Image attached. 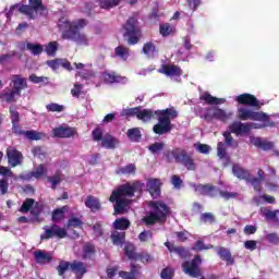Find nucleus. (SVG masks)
<instances>
[{
  "mask_svg": "<svg viewBox=\"0 0 279 279\" xmlns=\"http://www.w3.org/2000/svg\"><path fill=\"white\" fill-rule=\"evenodd\" d=\"M142 190L143 185L138 181L121 184L113 190L109 197V202L114 204V215H125L128 208H130V205L132 204V199L130 198L134 197V194Z\"/></svg>",
  "mask_w": 279,
  "mask_h": 279,
  "instance_id": "obj_1",
  "label": "nucleus"
},
{
  "mask_svg": "<svg viewBox=\"0 0 279 279\" xmlns=\"http://www.w3.org/2000/svg\"><path fill=\"white\" fill-rule=\"evenodd\" d=\"M149 208L151 210L142 219L145 226H156V223L165 226L171 215V207L162 201H153L149 203Z\"/></svg>",
  "mask_w": 279,
  "mask_h": 279,
  "instance_id": "obj_2",
  "label": "nucleus"
},
{
  "mask_svg": "<svg viewBox=\"0 0 279 279\" xmlns=\"http://www.w3.org/2000/svg\"><path fill=\"white\" fill-rule=\"evenodd\" d=\"M27 88H29L27 78L21 74H14L11 76L10 87H7L0 94V99L4 104H16V97H21V93Z\"/></svg>",
  "mask_w": 279,
  "mask_h": 279,
  "instance_id": "obj_3",
  "label": "nucleus"
},
{
  "mask_svg": "<svg viewBox=\"0 0 279 279\" xmlns=\"http://www.w3.org/2000/svg\"><path fill=\"white\" fill-rule=\"evenodd\" d=\"M163 159L168 163H171L174 160L177 165H181L186 168L187 171H197V163L186 149L177 147L174 149L165 150Z\"/></svg>",
  "mask_w": 279,
  "mask_h": 279,
  "instance_id": "obj_4",
  "label": "nucleus"
},
{
  "mask_svg": "<svg viewBox=\"0 0 279 279\" xmlns=\"http://www.w3.org/2000/svg\"><path fill=\"white\" fill-rule=\"evenodd\" d=\"M158 123L153 126V132L162 136L173 130L171 121L178 119V110L174 107L155 111Z\"/></svg>",
  "mask_w": 279,
  "mask_h": 279,
  "instance_id": "obj_5",
  "label": "nucleus"
},
{
  "mask_svg": "<svg viewBox=\"0 0 279 279\" xmlns=\"http://www.w3.org/2000/svg\"><path fill=\"white\" fill-rule=\"evenodd\" d=\"M88 25L85 19L77 20L76 22H65L66 31L63 32L62 38L64 40H73L76 45H88V38L85 34L80 33V29H84Z\"/></svg>",
  "mask_w": 279,
  "mask_h": 279,
  "instance_id": "obj_6",
  "label": "nucleus"
},
{
  "mask_svg": "<svg viewBox=\"0 0 279 279\" xmlns=\"http://www.w3.org/2000/svg\"><path fill=\"white\" fill-rule=\"evenodd\" d=\"M236 117L240 121H259L263 123L257 128H276V122L271 121L269 114L264 111H255L246 107H240L238 108Z\"/></svg>",
  "mask_w": 279,
  "mask_h": 279,
  "instance_id": "obj_7",
  "label": "nucleus"
},
{
  "mask_svg": "<svg viewBox=\"0 0 279 279\" xmlns=\"http://www.w3.org/2000/svg\"><path fill=\"white\" fill-rule=\"evenodd\" d=\"M233 112H227L226 110L219 108V107H207V108H198V117L201 119H204L206 123H213L215 119L217 121H221L222 123H226V121H229L231 117H233Z\"/></svg>",
  "mask_w": 279,
  "mask_h": 279,
  "instance_id": "obj_8",
  "label": "nucleus"
},
{
  "mask_svg": "<svg viewBox=\"0 0 279 279\" xmlns=\"http://www.w3.org/2000/svg\"><path fill=\"white\" fill-rule=\"evenodd\" d=\"M123 38H128V45H138L142 36L138 20H136V17H129L123 25Z\"/></svg>",
  "mask_w": 279,
  "mask_h": 279,
  "instance_id": "obj_9",
  "label": "nucleus"
},
{
  "mask_svg": "<svg viewBox=\"0 0 279 279\" xmlns=\"http://www.w3.org/2000/svg\"><path fill=\"white\" fill-rule=\"evenodd\" d=\"M69 233L66 229L52 223L44 227V233L40 235L41 241H49V239H66Z\"/></svg>",
  "mask_w": 279,
  "mask_h": 279,
  "instance_id": "obj_10",
  "label": "nucleus"
},
{
  "mask_svg": "<svg viewBox=\"0 0 279 279\" xmlns=\"http://www.w3.org/2000/svg\"><path fill=\"white\" fill-rule=\"evenodd\" d=\"M199 265H202V257L195 255L191 262L185 260L182 263V269L191 278H199V276H202V268H199Z\"/></svg>",
  "mask_w": 279,
  "mask_h": 279,
  "instance_id": "obj_11",
  "label": "nucleus"
},
{
  "mask_svg": "<svg viewBox=\"0 0 279 279\" xmlns=\"http://www.w3.org/2000/svg\"><path fill=\"white\" fill-rule=\"evenodd\" d=\"M235 101L240 106H248L250 108H253L254 110H260L263 106H265V102L258 100L256 96L250 94V93H244L239 96H236Z\"/></svg>",
  "mask_w": 279,
  "mask_h": 279,
  "instance_id": "obj_12",
  "label": "nucleus"
},
{
  "mask_svg": "<svg viewBox=\"0 0 279 279\" xmlns=\"http://www.w3.org/2000/svg\"><path fill=\"white\" fill-rule=\"evenodd\" d=\"M191 186L194 189L197 195H203L204 197H217L219 189L210 183L207 184H195L192 183Z\"/></svg>",
  "mask_w": 279,
  "mask_h": 279,
  "instance_id": "obj_13",
  "label": "nucleus"
},
{
  "mask_svg": "<svg viewBox=\"0 0 279 279\" xmlns=\"http://www.w3.org/2000/svg\"><path fill=\"white\" fill-rule=\"evenodd\" d=\"M252 128L258 129L255 123H243L241 121L232 122L228 129L231 134H235L236 136H241V134H250Z\"/></svg>",
  "mask_w": 279,
  "mask_h": 279,
  "instance_id": "obj_14",
  "label": "nucleus"
},
{
  "mask_svg": "<svg viewBox=\"0 0 279 279\" xmlns=\"http://www.w3.org/2000/svg\"><path fill=\"white\" fill-rule=\"evenodd\" d=\"M12 132L15 136H25L28 141H40L43 138V133H38L37 131H23L19 123L12 124Z\"/></svg>",
  "mask_w": 279,
  "mask_h": 279,
  "instance_id": "obj_15",
  "label": "nucleus"
},
{
  "mask_svg": "<svg viewBox=\"0 0 279 279\" xmlns=\"http://www.w3.org/2000/svg\"><path fill=\"white\" fill-rule=\"evenodd\" d=\"M142 269L143 267L140 264H134V262H131L130 271L120 270L118 275H119V278H122V279H136L143 276Z\"/></svg>",
  "mask_w": 279,
  "mask_h": 279,
  "instance_id": "obj_16",
  "label": "nucleus"
},
{
  "mask_svg": "<svg viewBox=\"0 0 279 279\" xmlns=\"http://www.w3.org/2000/svg\"><path fill=\"white\" fill-rule=\"evenodd\" d=\"M75 134H77V129L71 126H59L52 130V135L56 138H73Z\"/></svg>",
  "mask_w": 279,
  "mask_h": 279,
  "instance_id": "obj_17",
  "label": "nucleus"
},
{
  "mask_svg": "<svg viewBox=\"0 0 279 279\" xmlns=\"http://www.w3.org/2000/svg\"><path fill=\"white\" fill-rule=\"evenodd\" d=\"M158 73L167 75V77H180L182 75V68L175 64H162Z\"/></svg>",
  "mask_w": 279,
  "mask_h": 279,
  "instance_id": "obj_18",
  "label": "nucleus"
},
{
  "mask_svg": "<svg viewBox=\"0 0 279 279\" xmlns=\"http://www.w3.org/2000/svg\"><path fill=\"white\" fill-rule=\"evenodd\" d=\"M70 270L72 271V274H74L76 276V279L84 278V275L87 274V271H88L84 262H81V260L71 262Z\"/></svg>",
  "mask_w": 279,
  "mask_h": 279,
  "instance_id": "obj_19",
  "label": "nucleus"
},
{
  "mask_svg": "<svg viewBox=\"0 0 279 279\" xmlns=\"http://www.w3.org/2000/svg\"><path fill=\"white\" fill-rule=\"evenodd\" d=\"M199 100L205 101V104H207V106H221V104L226 102V98H217V97L210 95V93H208V92H204L199 96Z\"/></svg>",
  "mask_w": 279,
  "mask_h": 279,
  "instance_id": "obj_20",
  "label": "nucleus"
},
{
  "mask_svg": "<svg viewBox=\"0 0 279 279\" xmlns=\"http://www.w3.org/2000/svg\"><path fill=\"white\" fill-rule=\"evenodd\" d=\"M34 258L35 263H37L38 265H47V263H51V260H53V256H51V253L40 250L34 252Z\"/></svg>",
  "mask_w": 279,
  "mask_h": 279,
  "instance_id": "obj_21",
  "label": "nucleus"
},
{
  "mask_svg": "<svg viewBox=\"0 0 279 279\" xmlns=\"http://www.w3.org/2000/svg\"><path fill=\"white\" fill-rule=\"evenodd\" d=\"M8 160L11 167H19L23 160V154L17 149H11L7 151Z\"/></svg>",
  "mask_w": 279,
  "mask_h": 279,
  "instance_id": "obj_22",
  "label": "nucleus"
},
{
  "mask_svg": "<svg viewBox=\"0 0 279 279\" xmlns=\"http://www.w3.org/2000/svg\"><path fill=\"white\" fill-rule=\"evenodd\" d=\"M162 183H160V180L158 179H150L147 183V189L151 197L156 199L157 197H160V186Z\"/></svg>",
  "mask_w": 279,
  "mask_h": 279,
  "instance_id": "obj_23",
  "label": "nucleus"
},
{
  "mask_svg": "<svg viewBox=\"0 0 279 279\" xmlns=\"http://www.w3.org/2000/svg\"><path fill=\"white\" fill-rule=\"evenodd\" d=\"M165 247H167L169 252H174V254H178V256H180V258H182L183 260H185V258H189V251L185 250L184 246H175L171 244V242L167 241L165 242Z\"/></svg>",
  "mask_w": 279,
  "mask_h": 279,
  "instance_id": "obj_24",
  "label": "nucleus"
},
{
  "mask_svg": "<svg viewBox=\"0 0 279 279\" xmlns=\"http://www.w3.org/2000/svg\"><path fill=\"white\" fill-rule=\"evenodd\" d=\"M47 173H49V170L44 163H40L35 168V170L27 173V180H32V178H35V180H40V178H47Z\"/></svg>",
  "mask_w": 279,
  "mask_h": 279,
  "instance_id": "obj_25",
  "label": "nucleus"
},
{
  "mask_svg": "<svg viewBox=\"0 0 279 279\" xmlns=\"http://www.w3.org/2000/svg\"><path fill=\"white\" fill-rule=\"evenodd\" d=\"M110 240L113 245L123 247V245H125V231H112Z\"/></svg>",
  "mask_w": 279,
  "mask_h": 279,
  "instance_id": "obj_26",
  "label": "nucleus"
},
{
  "mask_svg": "<svg viewBox=\"0 0 279 279\" xmlns=\"http://www.w3.org/2000/svg\"><path fill=\"white\" fill-rule=\"evenodd\" d=\"M95 254H97V248L95 247V244H93L92 242H86L83 245V260H90L93 256H95Z\"/></svg>",
  "mask_w": 279,
  "mask_h": 279,
  "instance_id": "obj_27",
  "label": "nucleus"
},
{
  "mask_svg": "<svg viewBox=\"0 0 279 279\" xmlns=\"http://www.w3.org/2000/svg\"><path fill=\"white\" fill-rule=\"evenodd\" d=\"M102 80L105 84H119L123 82V76L117 74V72H102Z\"/></svg>",
  "mask_w": 279,
  "mask_h": 279,
  "instance_id": "obj_28",
  "label": "nucleus"
},
{
  "mask_svg": "<svg viewBox=\"0 0 279 279\" xmlns=\"http://www.w3.org/2000/svg\"><path fill=\"white\" fill-rule=\"evenodd\" d=\"M85 206L86 208H89L92 213H99V210H101V203L93 195L87 196Z\"/></svg>",
  "mask_w": 279,
  "mask_h": 279,
  "instance_id": "obj_29",
  "label": "nucleus"
},
{
  "mask_svg": "<svg viewBox=\"0 0 279 279\" xmlns=\"http://www.w3.org/2000/svg\"><path fill=\"white\" fill-rule=\"evenodd\" d=\"M232 173L233 175H235V178H238V180H245V182H247V180L252 178V174L250 173V171L243 169L239 165H233Z\"/></svg>",
  "mask_w": 279,
  "mask_h": 279,
  "instance_id": "obj_30",
  "label": "nucleus"
},
{
  "mask_svg": "<svg viewBox=\"0 0 279 279\" xmlns=\"http://www.w3.org/2000/svg\"><path fill=\"white\" fill-rule=\"evenodd\" d=\"M130 226H132V222H130V219L125 217L118 218L112 223L113 230H121L122 232H125V230H128Z\"/></svg>",
  "mask_w": 279,
  "mask_h": 279,
  "instance_id": "obj_31",
  "label": "nucleus"
},
{
  "mask_svg": "<svg viewBox=\"0 0 279 279\" xmlns=\"http://www.w3.org/2000/svg\"><path fill=\"white\" fill-rule=\"evenodd\" d=\"M217 253L219 258H221V260H225L227 265H234V257H232V253H230L228 248L220 246Z\"/></svg>",
  "mask_w": 279,
  "mask_h": 279,
  "instance_id": "obj_32",
  "label": "nucleus"
},
{
  "mask_svg": "<svg viewBox=\"0 0 279 279\" xmlns=\"http://www.w3.org/2000/svg\"><path fill=\"white\" fill-rule=\"evenodd\" d=\"M142 52L144 53V56H146V58L151 60V58H154L156 53H158V49L151 41H147L146 44H144Z\"/></svg>",
  "mask_w": 279,
  "mask_h": 279,
  "instance_id": "obj_33",
  "label": "nucleus"
},
{
  "mask_svg": "<svg viewBox=\"0 0 279 279\" xmlns=\"http://www.w3.org/2000/svg\"><path fill=\"white\" fill-rule=\"evenodd\" d=\"M101 145L106 148V149H114L117 147V145H119V140H117L114 136H112L111 134H106L102 137V142Z\"/></svg>",
  "mask_w": 279,
  "mask_h": 279,
  "instance_id": "obj_34",
  "label": "nucleus"
},
{
  "mask_svg": "<svg viewBox=\"0 0 279 279\" xmlns=\"http://www.w3.org/2000/svg\"><path fill=\"white\" fill-rule=\"evenodd\" d=\"M124 254L130 260H136L138 253H136V245L128 242L124 245Z\"/></svg>",
  "mask_w": 279,
  "mask_h": 279,
  "instance_id": "obj_35",
  "label": "nucleus"
},
{
  "mask_svg": "<svg viewBox=\"0 0 279 279\" xmlns=\"http://www.w3.org/2000/svg\"><path fill=\"white\" fill-rule=\"evenodd\" d=\"M126 136L130 141H132V143H141V138H143V134L138 128L129 129Z\"/></svg>",
  "mask_w": 279,
  "mask_h": 279,
  "instance_id": "obj_36",
  "label": "nucleus"
},
{
  "mask_svg": "<svg viewBox=\"0 0 279 279\" xmlns=\"http://www.w3.org/2000/svg\"><path fill=\"white\" fill-rule=\"evenodd\" d=\"M117 175H134L136 173V166L129 163L116 170Z\"/></svg>",
  "mask_w": 279,
  "mask_h": 279,
  "instance_id": "obj_37",
  "label": "nucleus"
},
{
  "mask_svg": "<svg viewBox=\"0 0 279 279\" xmlns=\"http://www.w3.org/2000/svg\"><path fill=\"white\" fill-rule=\"evenodd\" d=\"M253 145H255V147H259L264 151H269L270 149H274V143L272 142H267L265 140H262L260 137H256L253 141Z\"/></svg>",
  "mask_w": 279,
  "mask_h": 279,
  "instance_id": "obj_38",
  "label": "nucleus"
},
{
  "mask_svg": "<svg viewBox=\"0 0 279 279\" xmlns=\"http://www.w3.org/2000/svg\"><path fill=\"white\" fill-rule=\"evenodd\" d=\"M137 119L140 121H144V123H147V121H151V119H154V111L151 109H138Z\"/></svg>",
  "mask_w": 279,
  "mask_h": 279,
  "instance_id": "obj_39",
  "label": "nucleus"
},
{
  "mask_svg": "<svg viewBox=\"0 0 279 279\" xmlns=\"http://www.w3.org/2000/svg\"><path fill=\"white\" fill-rule=\"evenodd\" d=\"M217 156L218 158H220V160H230V155H228V148H226V143L218 142Z\"/></svg>",
  "mask_w": 279,
  "mask_h": 279,
  "instance_id": "obj_40",
  "label": "nucleus"
},
{
  "mask_svg": "<svg viewBox=\"0 0 279 279\" xmlns=\"http://www.w3.org/2000/svg\"><path fill=\"white\" fill-rule=\"evenodd\" d=\"M47 181L50 182L52 191H56V189H58V185L62 183V173L60 171H57L54 175L47 177Z\"/></svg>",
  "mask_w": 279,
  "mask_h": 279,
  "instance_id": "obj_41",
  "label": "nucleus"
},
{
  "mask_svg": "<svg viewBox=\"0 0 279 279\" xmlns=\"http://www.w3.org/2000/svg\"><path fill=\"white\" fill-rule=\"evenodd\" d=\"M259 213L262 217H265V219H267L268 221H274L277 219L279 210L271 211V209L269 208L262 207Z\"/></svg>",
  "mask_w": 279,
  "mask_h": 279,
  "instance_id": "obj_42",
  "label": "nucleus"
},
{
  "mask_svg": "<svg viewBox=\"0 0 279 279\" xmlns=\"http://www.w3.org/2000/svg\"><path fill=\"white\" fill-rule=\"evenodd\" d=\"M114 53L120 60H128L130 58V49L125 46L116 47Z\"/></svg>",
  "mask_w": 279,
  "mask_h": 279,
  "instance_id": "obj_43",
  "label": "nucleus"
},
{
  "mask_svg": "<svg viewBox=\"0 0 279 279\" xmlns=\"http://www.w3.org/2000/svg\"><path fill=\"white\" fill-rule=\"evenodd\" d=\"M222 135L228 147H239V142L234 141V137H232V132L226 131L222 133Z\"/></svg>",
  "mask_w": 279,
  "mask_h": 279,
  "instance_id": "obj_44",
  "label": "nucleus"
},
{
  "mask_svg": "<svg viewBox=\"0 0 279 279\" xmlns=\"http://www.w3.org/2000/svg\"><path fill=\"white\" fill-rule=\"evenodd\" d=\"M26 49L33 53V56H40L43 53V45L40 44H26Z\"/></svg>",
  "mask_w": 279,
  "mask_h": 279,
  "instance_id": "obj_45",
  "label": "nucleus"
},
{
  "mask_svg": "<svg viewBox=\"0 0 279 279\" xmlns=\"http://www.w3.org/2000/svg\"><path fill=\"white\" fill-rule=\"evenodd\" d=\"M165 147H166V144L163 142H155L148 146V150L150 151V154L156 155V154H160V151H162Z\"/></svg>",
  "mask_w": 279,
  "mask_h": 279,
  "instance_id": "obj_46",
  "label": "nucleus"
},
{
  "mask_svg": "<svg viewBox=\"0 0 279 279\" xmlns=\"http://www.w3.org/2000/svg\"><path fill=\"white\" fill-rule=\"evenodd\" d=\"M121 3V0H100V8L102 10H111V8H117Z\"/></svg>",
  "mask_w": 279,
  "mask_h": 279,
  "instance_id": "obj_47",
  "label": "nucleus"
},
{
  "mask_svg": "<svg viewBox=\"0 0 279 279\" xmlns=\"http://www.w3.org/2000/svg\"><path fill=\"white\" fill-rule=\"evenodd\" d=\"M159 34L163 36V38H167V36H171L173 34V26L171 24H160L159 26Z\"/></svg>",
  "mask_w": 279,
  "mask_h": 279,
  "instance_id": "obj_48",
  "label": "nucleus"
},
{
  "mask_svg": "<svg viewBox=\"0 0 279 279\" xmlns=\"http://www.w3.org/2000/svg\"><path fill=\"white\" fill-rule=\"evenodd\" d=\"M71 269V263L66 260L59 262V265L57 266V271L59 276H64L66 271Z\"/></svg>",
  "mask_w": 279,
  "mask_h": 279,
  "instance_id": "obj_49",
  "label": "nucleus"
},
{
  "mask_svg": "<svg viewBox=\"0 0 279 279\" xmlns=\"http://www.w3.org/2000/svg\"><path fill=\"white\" fill-rule=\"evenodd\" d=\"M84 226V221L77 217H70L65 227L69 228H82Z\"/></svg>",
  "mask_w": 279,
  "mask_h": 279,
  "instance_id": "obj_50",
  "label": "nucleus"
},
{
  "mask_svg": "<svg viewBox=\"0 0 279 279\" xmlns=\"http://www.w3.org/2000/svg\"><path fill=\"white\" fill-rule=\"evenodd\" d=\"M246 182H250L254 189V191H256V193H260L263 191V181L256 177L252 178L250 177V180H247Z\"/></svg>",
  "mask_w": 279,
  "mask_h": 279,
  "instance_id": "obj_51",
  "label": "nucleus"
},
{
  "mask_svg": "<svg viewBox=\"0 0 279 279\" xmlns=\"http://www.w3.org/2000/svg\"><path fill=\"white\" fill-rule=\"evenodd\" d=\"M36 201L34 198H26L25 202L20 207V213H29L32 208H34V204Z\"/></svg>",
  "mask_w": 279,
  "mask_h": 279,
  "instance_id": "obj_52",
  "label": "nucleus"
},
{
  "mask_svg": "<svg viewBox=\"0 0 279 279\" xmlns=\"http://www.w3.org/2000/svg\"><path fill=\"white\" fill-rule=\"evenodd\" d=\"M20 12L28 16L31 20H34V14H36V11L29 4H22L20 7Z\"/></svg>",
  "mask_w": 279,
  "mask_h": 279,
  "instance_id": "obj_53",
  "label": "nucleus"
},
{
  "mask_svg": "<svg viewBox=\"0 0 279 279\" xmlns=\"http://www.w3.org/2000/svg\"><path fill=\"white\" fill-rule=\"evenodd\" d=\"M64 213H66V207L54 209L52 211V221H62L64 219Z\"/></svg>",
  "mask_w": 279,
  "mask_h": 279,
  "instance_id": "obj_54",
  "label": "nucleus"
},
{
  "mask_svg": "<svg viewBox=\"0 0 279 279\" xmlns=\"http://www.w3.org/2000/svg\"><path fill=\"white\" fill-rule=\"evenodd\" d=\"M138 239L141 243H147V241L154 239V232H151V230H144L138 234Z\"/></svg>",
  "mask_w": 279,
  "mask_h": 279,
  "instance_id": "obj_55",
  "label": "nucleus"
},
{
  "mask_svg": "<svg viewBox=\"0 0 279 279\" xmlns=\"http://www.w3.org/2000/svg\"><path fill=\"white\" fill-rule=\"evenodd\" d=\"M9 112L12 125L21 122V113L16 109L10 107Z\"/></svg>",
  "mask_w": 279,
  "mask_h": 279,
  "instance_id": "obj_56",
  "label": "nucleus"
},
{
  "mask_svg": "<svg viewBox=\"0 0 279 279\" xmlns=\"http://www.w3.org/2000/svg\"><path fill=\"white\" fill-rule=\"evenodd\" d=\"M29 5L35 10V12H45V10H47L43 4V0H29Z\"/></svg>",
  "mask_w": 279,
  "mask_h": 279,
  "instance_id": "obj_57",
  "label": "nucleus"
},
{
  "mask_svg": "<svg viewBox=\"0 0 279 279\" xmlns=\"http://www.w3.org/2000/svg\"><path fill=\"white\" fill-rule=\"evenodd\" d=\"M10 193V183L8 178H2L0 180V195H8Z\"/></svg>",
  "mask_w": 279,
  "mask_h": 279,
  "instance_id": "obj_58",
  "label": "nucleus"
},
{
  "mask_svg": "<svg viewBox=\"0 0 279 279\" xmlns=\"http://www.w3.org/2000/svg\"><path fill=\"white\" fill-rule=\"evenodd\" d=\"M45 51L47 56H56V52L58 51V41H50L46 46Z\"/></svg>",
  "mask_w": 279,
  "mask_h": 279,
  "instance_id": "obj_59",
  "label": "nucleus"
},
{
  "mask_svg": "<svg viewBox=\"0 0 279 279\" xmlns=\"http://www.w3.org/2000/svg\"><path fill=\"white\" fill-rule=\"evenodd\" d=\"M48 112H64V106L52 102L46 106Z\"/></svg>",
  "mask_w": 279,
  "mask_h": 279,
  "instance_id": "obj_60",
  "label": "nucleus"
},
{
  "mask_svg": "<svg viewBox=\"0 0 279 279\" xmlns=\"http://www.w3.org/2000/svg\"><path fill=\"white\" fill-rule=\"evenodd\" d=\"M160 276L162 279H173V276H175V271L171 267H166L161 270Z\"/></svg>",
  "mask_w": 279,
  "mask_h": 279,
  "instance_id": "obj_61",
  "label": "nucleus"
},
{
  "mask_svg": "<svg viewBox=\"0 0 279 279\" xmlns=\"http://www.w3.org/2000/svg\"><path fill=\"white\" fill-rule=\"evenodd\" d=\"M199 220L203 223H215V215L213 213H204L201 215Z\"/></svg>",
  "mask_w": 279,
  "mask_h": 279,
  "instance_id": "obj_62",
  "label": "nucleus"
},
{
  "mask_svg": "<svg viewBox=\"0 0 279 279\" xmlns=\"http://www.w3.org/2000/svg\"><path fill=\"white\" fill-rule=\"evenodd\" d=\"M92 137L93 141H95L96 143H99V141H104V131L101 130V128H96L93 132H92Z\"/></svg>",
  "mask_w": 279,
  "mask_h": 279,
  "instance_id": "obj_63",
  "label": "nucleus"
},
{
  "mask_svg": "<svg viewBox=\"0 0 279 279\" xmlns=\"http://www.w3.org/2000/svg\"><path fill=\"white\" fill-rule=\"evenodd\" d=\"M120 114L121 117H138V107L123 109Z\"/></svg>",
  "mask_w": 279,
  "mask_h": 279,
  "instance_id": "obj_64",
  "label": "nucleus"
}]
</instances>
